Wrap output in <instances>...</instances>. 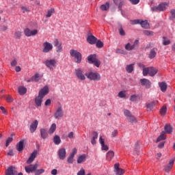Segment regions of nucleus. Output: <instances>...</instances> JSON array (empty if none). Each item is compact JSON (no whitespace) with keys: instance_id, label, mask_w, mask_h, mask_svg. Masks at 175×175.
I'll list each match as a JSON object with an SVG mask.
<instances>
[{"instance_id":"1","label":"nucleus","mask_w":175,"mask_h":175,"mask_svg":"<svg viewBox=\"0 0 175 175\" xmlns=\"http://www.w3.org/2000/svg\"><path fill=\"white\" fill-rule=\"evenodd\" d=\"M49 94V87L44 86L38 92V96L35 98V103L38 107H42V103L43 102V98L45 95Z\"/></svg>"},{"instance_id":"2","label":"nucleus","mask_w":175,"mask_h":175,"mask_svg":"<svg viewBox=\"0 0 175 175\" xmlns=\"http://www.w3.org/2000/svg\"><path fill=\"white\" fill-rule=\"evenodd\" d=\"M85 76H86L87 79L90 80L91 81H100V74L98 72H89L85 73Z\"/></svg>"},{"instance_id":"3","label":"nucleus","mask_w":175,"mask_h":175,"mask_svg":"<svg viewBox=\"0 0 175 175\" xmlns=\"http://www.w3.org/2000/svg\"><path fill=\"white\" fill-rule=\"evenodd\" d=\"M70 55L75 59L76 64H81V59H83V55L79 51L71 49L70 50Z\"/></svg>"},{"instance_id":"4","label":"nucleus","mask_w":175,"mask_h":175,"mask_svg":"<svg viewBox=\"0 0 175 175\" xmlns=\"http://www.w3.org/2000/svg\"><path fill=\"white\" fill-rule=\"evenodd\" d=\"M89 64H93L96 68L100 66V61L96 58V55H90L88 57Z\"/></svg>"},{"instance_id":"5","label":"nucleus","mask_w":175,"mask_h":175,"mask_svg":"<svg viewBox=\"0 0 175 175\" xmlns=\"http://www.w3.org/2000/svg\"><path fill=\"white\" fill-rule=\"evenodd\" d=\"M44 64L50 70H54V68L57 66V61L54 59H47Z\"/></svg>"},{"instance_id":"6","label":"nucleus","mask_w":175,"mask_h":175,"mask_svg":"<svg viewBox=\"0 0 175 175\" xmlns=\"http://www.w3.org/2000/svg\"><path fill=\"white\" fill-rule=\"evenodd\" d=\"M168 4L166 3H163L159 4L158 6H154L151 8L153 12H165L167 9Z\"/></svg>"},{"instance_id":"7","label":"nucleus","mask_w":175,"mask_h":175,"mask_svg":"<svg viewBox=\"0 0 175 175\" xmlns=\"http://www.w3.org/2000/svg\"><path fill=\"white\" fill-rule=\"evenodd\" d=\"M75 75L77 77L78 80H81V81H83V80H85V75L83 73V69L81 68L75 69Z\"/></svg>"},{"instance_id":"8","label":"nucleus","mask_w":175,"mask_h":175,"mask_svg":"<svg viewBox=\"0 0 175 175\" xmlns=\"http://www.w3.org/2000/svg\"><path fill=\"white\" fill-rule=\"evenodd\" d=\"M137 46H139V41L138 40H135L133 44H131V43H127L124 46L125 50H127V51H132V50H135L136 49Z\"/></svg>"},{"instance_id":"9","label":"nucleus","mask_w":175,"mask_h":175,"mask_svg":"<svg viewBox=\"0 0 175 175\" xmlns=\"http://www.w3.org/2000/svg\"><path fill=\"white\" fill-rule=\"evenodd\" d=\"M54 117L56 120H59V118H62L64 117V110L62 109V107L59 106L57 108Z\"/></svg>"},{"instance_id":"10","label":"nucleus","mask_w":175,"mask_h":175,"mask_svg":"<svg viewBox=\"0 0 175 175\" xmlns=\"http://www.w3.org/2000/svg\"><path fill=\"white\" fill-rule=\"evenodd\" d=\"M43 49H42V53H49L53 50V44H51L49 42H45L43 43Z\"/></svg>"},{"instance_id":"11","label":"nucleus","mask_w":175,"mask_h":175,"mask_svg":"<svg viewBox=\"0 0 175 175\" xmlns=\"http://www.w3.org/2000/svg\"><path fill=\"white\" fill-rule=\"evenodd\" d=\"M38 166H39L38 163H36L34 165H29V166H26L25 167V172L27 173H32L33 172H35L38 169Z\"/></svg>"},{"instance_id":"12","label":"nucleus","mask_w":175,"mask_h":175,"mask_svg":"<svg viewBox=\"0 0 175 175\" xmlns=\"http://www.w3.org/2000/svg\"><path fill=\"white\" fill-rule=\"evenodd\" d=\"M139 81L142 87H145L147 89L151 88V81H150V80L144 78V79H141Z\"/></svg>"},{"instance_id":"13","label":"nucleus","mask_w":175,"mask_h":175,"mask_svg":"<svg viewBox=\"0 0 175 175\" xmlns=\"http://www.w3.org/2000/svg\"><path fill=\"white\" fill-rule=\"evenodd\" d=\"M24 32H25V36H27V37L35 36V35H38L37 29L31 30V29L27 28L25 29Z\"/></svg>"},{"instance_id":"14","label":"nucleus","mask_w":175,"mask_h":175,"mask_svg":"<svg viewBox=\"0 0 175 175\" xmlns=\"http://www.w3.org/2000/svg\"><path fill=\"white\" fill-rule=\"evenodd\" d=\"M6 175H16L17 168L14 166H10L5 171Z\"/></svg>"},{"instance_id":"15","label":"nucleus","mask_w":175,"mask_h":175,"mask_svg":"<svg viewBox=\"0 0 175 175\" xmlns=\"http://www.w3.org/2000/svg\"><path fill=\"white\" fill-rule=\"evenodd\" d=\"M37 155L38 150H33V152L31 154L30 157H29L28 160L26 161V163H27V165H30V163H32V162L35 161V158H36Z\"/></svg>"},{"instance_id":"16","label":"nucleus","mask_w":175,"mask_h":175,"mask_svg":"<svg viewBox=\"0 0 175 175\" xmlns=\"http://www.w3.org/2000/svg\"><path fill=\"white\" fill-rule=\"evenodd\" d=\"M114 172L116 175H122L125 171L120 168V163H118L114 165Z\"/></svg>"},{"instance_id":"17","label":"nucleus","mask_w":175,"mask_h":175,"mask_svg":"<svg viewBox=\"0 0 175 175\" xmlns=\"http://www.w3.org/2000/svg\"><path fill=\"white\" fill-rule=\"evenodd\" d=\"M53 44L56 47L57 53H61L62 51V43L58 39H55Z\"/></svg>"},{"instance_id":"18","label":"nucleus","mask_w":175,"mask_h":175,"mask_svg":"<svg viewBox=\"0 0 175 175\" xmlns=\"http://www.w3.org/2000/svg\"><path fill=\"white\" fill-rule=\"evenodd\" d=\"M58 157L59 159L64 160L66 158V149L62 148L58 151Z\"/></svg>"},{"instance_id":"19","label":"nucleus","mask_w":175,"mask_h":175,"mask_svg":"<svg viewBox=\"0 0 175 175\" xmlns=\"http://www.w3.org/2000/svg\"><path fill=\"white\" fill-rule=\"evenodd\" d=\"M174 165V159H172L169 161V163H167L165 167V171L166 172V173H169V172L172 170V168L173 167Z\"/></svg>"},{"instance_id":"20","label":"nucleus","mask_w":175,"mask_h":175,"mask_svg":"<svg viewBox=\"0 0 175 175\" xmlns=\"http://www.w3.org/2000/svg\"><path fill=\"white\" fill-rule=\"evenodd\" d=\"M38 124H39V122H38L37 120H34V122H33L31 123V124L30 125V128H29V131H30L31 133H33V132H35V131H36Z\"/></svg>"},{"instance_id":"21","label":"nucleus","mask_w":175,"mask_h":175,"mask_svg":"<svg viewBox=\"0 0 175 175\" xmlns=\"http://www.w3.org/2000/svg\"><path fill=\"white\" fill-rule=\"evenodd\" d=\"M87 42H89L90 44H95L96 42H98V38L94 36H88Z\"/></svg>"},{"instance_id":"22","label":"nucleus","mask_w":175,"mask_h":175,"mask_svg":"<svg viewBox=\"0 0 175 175\" xmlns=\"http://www.w3.org/2000/svg\"><path fill=\"white\" fill-rule=\"evenodd\" d=\"M99 143L101 144V148L103 151H107L109 150V146L105 144V139L102 138V136L99 138Z\"/></svg>"},{"instance_id":"23","label":"nucleus","mask_w":175,"mask_h":175,"mask_svg":"<svg viewBox=\"0 0 175 175\" xmlns=\"http://www.w3.org/2000/svg\"><path fill=\"white\" fill-rule=\"evenodd\" d=\"M16 150L19 152H23V150H24V140L20 141L17 144H16Z\"/></svg>"},{"instance_id":"24","label":"nucleus","mask_w":175,"mask_h":175,"mask_svg":"<svg viewBox=\"0 0 175 175\" xmlns=\"http://www.w3.org/2000/svg\"><path fill=\"white\" fill-rule=\"evenodd\" d=\"M164 131L165 133L171 135V133L173 132V127H172V125L167 124L164 126Z\"/></svg>"},{"instance_id":"25","label":"nucleus","mask_w":175,"mask_h":175,"mask_svg":"<svg viewBox=\"0 0 175 175\" xmlns=\"http://www.w3.org/2000/svg\"><path fill=\"white\" fill-rule=\"evenodd\" d=\"M41 137L42 139H46L47 138V136H49V131H47V129H41L40 130Z\"/></svg>"},{"instance_id":"26","label":"nucleus","mask_w":175,"mask_h":175,"mask_svg":"<svg viewBox=\"0 0 175 175\" xmlns=\"http://www.w3.org/2000/svg\"><path fill=\"white\" fill-rule=\"evenodd\" d=\"M157 73H158V69L154 67H149V76L153 77Z\"/></svg>"},{"instance_id":"27","label":"nucleus","mask_w":175,"mask_h":175,"mask_svg":"<svg viewBox=\"0 0 175 175\" xmlns=\"http://www.w3.org/2000/svg\"><path fill=\"white\" fill-rule=\"evenodd\" d=\"M159 86L160 87L161 91H162V92H166V90H167V85L165 82H161L159 83Z\"/></svg>"},{"instance_id":"28","label":"nucleus","mask_w":175,"mask_h":175,"mask_svg":"<svg viewBox=\"0 0 175 175\" xmlns=\"http://www.w3.org/2000/svg\"><path fill=\"white\" fill-rule=\"evenodd\" d=\"M56 129H57V124L55 123H53L50 126L48 133H49V135H53V133L55 132Z\"/></svg>"},{"instance_id":"29","label":"nucleus","mask_w":175,"mask_h":175,"mask_svg":"<svg viewBox=\"0 0 175 175\" xmlns=\"http://www.w3.org/2000/svg\"><path fill=\"white\" fill-rule=\"evenodd\" d=\"M139 24L142 28H144L145 29H148V28H150V24H148V22L147 21H141L139 22Z\"/></svg>"},{"instance_id":"30","label":"nucleus","mask_w":175,"mask_h":175,"mask_svg":"<svg viewBox=\"0 0 175 175\" xmlns=\"http://www.w3.org/2000/svg\"><path fill=\"white\" fill-rule=\"evenodd\" d=\"M96 139H98V132L94 131L93 137L92 138V140H91V143L93 146H95V144H96Z\"/></svg>"},{"instance_id":"31","label":"nucleus","mask_w":175,"mask_h":175,"mask_svg":"<svg viewBox=\"0 0 175 175\" xmlns=\"http://www.w3.org/2000/svg\"><path fill=\"white\" fill-rule=\"evenodd\" d=\"M18 91L20 95H25V94H27V89L23 86H20Z\"/></svg>"},{"instance_id":"32","label":"nucleus","mask_w":175,"mask_h":175,"mask_svg":"<svg viewBox=\"0 0 175 175\" xmlns=\"http://www.w3.org/2000/svg\"><path fill=\"white\" fill-rule=\"evenodd\" d=\"M53 143L56 144V146H58L59 144H61V137L59 135H55L53 137Z\"/></svg>"},{"instance_id":"33","label":"nucleus","mask_w":175,"mask_h":175,"mask_svg":"<svg viewBox=\"0 0 175 175\" xmlns=\"http://www.w3.org/2000/svg\"><path fill=\"white\" fill-rule=\"evenodd\" d=\"M114 3L116 5H118L119 10H121L122 9V5H124V1H122L121 0H113Z\"/></svg>"},{"instance_id":"34","label":"nucleus","mask_w":175,"mask_h":175,"mask_svg":"<svg viewBox=\"0 0 175 175\" xmlns=\"http://www.w3.org/2000/svg\"><path fill=\"white\" fill-rule=\"evenodd\" d=\"M134 65L135 64H131L126 66V70L127 73H132V71L134 70V68H133Z\"/></svg>"},{"instance_id":"35","label":"nucleus","mask_w":175,"mask_h":175,"mask_svg":"<svg viewBox=\"0 0 175 175\" xmlns=\"http://www.w3.org/2000/svg\"><path fill=\"white\" fill-rule=\"evenodd\" d=\"M40 79H42V76H40V75L39 74H36L31 77V81H36V83H38V81H39Z\"/></svg>"},{"instance_id":"36","label":"nucleus","mask_w":175,"mask_h":175,"mask_svg":"<svg viewBox=\"0 0 175 175\" xmlns=\"http://www.w3.org/2000/svg\"><path fill=\"white\" fill-rule=\"evenodd\" d=\"M127 120L129 122H131V124H136V122H137V119L133 115H131Z\"/></svg>"},{"instance_id":"37","label":"nucleus","mask_w":175,"mask_h":175,"mask_svg":"<svg viewBox=\"0 0 175 175\" xmlns=\"http://www.w3.org/2000/svg\"><path fill=\"white\" fill-rule=\"evenodd\" d=\"M170 14L171 16H170V20H172V21L175 23V10L174 9L170 10Z\"/></svg>"},{"instance_id":"38","label":"nucleus","mask_w":175,"mask_h":175,"mask_svg":"<svg viewBox=\"0 0 175 175\" xmlns=\"http://www.w3.org/2000/svg\"><path fill=\"white\" fill-rule=\"evenodd\" d=\"M113 157H114V152L109 151L107 153V158L108 161H111V159H113Z\"/></svg>"},{"instance_id":"39","label":"nucleus","mask_w":175,"mask_h":175,"mask_svg":"<svg viewBox=\"0 0 175 175\" xmlns=\"http://www.w3.org/2000/svg\"><path fill=\"white\" fill-rule=\"evenodd\" d=\"M53 13H55V10H54V8L49 9L46 14V17H47L48 18L51 17Z\"/></svg>"},{"instance_id":"40","label":"nucleus","mask_w":175,"mask_h":175,"mask_svg":"<svg viewBox=\"0 0 175 175\" xmlns=\"http://www.w3.org/2000/svg\"><path fill=\"white\" fill-rule=\"evenodd\" d=\"M85 154H82L78 157L77 163H83L85 161Z\"/></svg>"},{"instance_id":"41","label":"nucleus","mask_w":175,"mask_h":175,"mask_svg":"<svg viewBox=\"0 0 175 175\" xmlns=\"http://www.w3.org/2000/svg\"><path fill=\"white\" fill-rule=\"evenodd\" d=\"M165 139H166V136L165 135V132L163 131L160 136L157 138V143L161 142V140H165Z\"/></svg>"},{"instance_id":"42","label":"nucleus","mask_w":175,"mask_h":175,"mask_svg":"<svg viewBox=\"0 0 175 175\" xmlns=\"http://www.w3.org/2000/svg\"><path fill=\"white\" fill-rule=\"evenodd\" d=\"M124 114L125 117H126V120L129 118V117L132 116V113L128 109H124Z\"/></svg>"},{"instance_id":"43","label":"nucleus","mask_w":175,"mask_h":175,"mask_svg":"<svg viewBox=\"0 0 175 175\" xmlns=\"http://www.w3.org/2000/svg\"><path fill=\"white\" fill-rule=\"evenodd\" d=\"M154 107H155V101H152V103H148L146 105L147 109H148L149 110H152V109H154Z\"/></svg>"},{"instance_id":"44","label":"nucleus","mask_w":175,"mask_h":175,"mask_svg":"<svg viewBox=\"0 0 175 175\" xmlns=\"http://www.w3.org/2000/svg\"><path fill=\"white\" fill-rule=\"evenodd\" d=\"M156 56H157V52H155L154 49H152L149 55V58H150V59H152V58H155Z\"/></svg>"},{"instance_id":"45","label":"nucleus","mask_w":175,"mask_h":175,"mask_svg":"<svg viewBox=\"0 0 175 175\" xmlns=\"http://www.w3.org/2000/svg\"><path fill=\"white\" fill-rule=\"evenodd\" d=\"M148 75H150V67L148 68H143V75L147 76Z\"/></svg>"},{"instance_id":"46","label":"nucleus","mask_w":175,"mask_h":175,"mask_svg":"<svg viewBox=\"0 0 175 175\" xmlns=\"http://www.w3.org/2000/svg\"><path fill=\"white\" fill-rule=\"evenodd\" d=\"M137 98H139V95L137 94H133L130 97V100L131 102H136V100H137Z\"/></svg>"},{"instance_id":"47","label":"nucleus","mask_w":175,"mask_h":175,"mask_svg":"<svg viewBox=\"0 0 175 175\" xmlns=\"http://www.w3.org/2000/svg\"><path fill=\"white\" fill-rule=\"evenodd\" d=\"M119 33L121 36H125V31L122 29V25H119Z\"/></svg>"},{"instance_id":"48","label":"nucleus","mask_w":175,"mask_h":175,"mask_svg":"<svg viewBox=\"0 0 175 175\" xmlns=\"http://www.w3.org/2000/svg\"><path fill=\"white\" fill-rule=\"evenodd\" d=\"M109 8V3H106L105 4L100 5L101 10H107Z\"/></svg>"},{"instance_id":"49","label":"nucleus","mask_w":175,"mask_h":175,"mask_svg":"<svg viewBox=\"0 0 175 175\" xmlns=\"http://www.w3.org/2000/svg\"><path fill=\"white\" fill-rule=\"evenodd\" d=\"M14 38H15V39H21V31H16L14 33Z\"/></svg>"},{"instance_id":"50","label":"nucleus","mask_w":175,"mask_h":175,"mask_svg":"<svg viewBox=\"0 0 175 175\" xmlns=\"http://www.w3.org/2000/svg\"><path fill=\"white\" fill-rule=\"evenodd\" d=\"M141 21L142 20L139 19L131 20L130 21V23L131 24V25H136V24H140Z\"/></svg>"},{"instance_id":"51","label":"nucleus","mask_w":175,"mask_h":175,"mask_svg":"<svg viewBox=\"0 0 175 175\" xmlns=\"http://www.w3.org/2000/svg\"><path fill=\"white\" fill-rule=\"evenodd\" d=\"M163 44L164 46H167V45L170 44V40H167L166 37H163Z\"/></svg>"},{"instance_id":"52","label":"nucleus","mask_w":175,"mask_h":175,"mask_svg":"<svg viewBox=\"0 0 175 175\" xmlns=\"http://www.w3.org/2000/svg\"><path fill=\"white\" fill-rule=\"evenodd\" d=\"M96 46L98 49H102V47H103V42H102L100 40H98L96 42Z\"/></svg>"},{"instance_id":"53","label":"nucleus","mask_w":175,"mask_h":175,"mask_svg":"<svg viewBox=\"0 0 175 175\" xmlns=\"http://www.w3.org/2000/svg\"><path fill=\"white\" fill-rule=\"evenodd\" d=\"M166 111H167V108L166 107L163 106L161 110H160V114L161 116H165V114H166Z\"/></svg>"},{"instance_id":"54","label":"nucleus","mask_w":175,"mask_h":175,"mask_svg":"<svg viewBox=\"0 0 175 175\" xmlns=\"http://www.w3.org/2000/svg\"><path fill=\"white\" fill-rule=\"evenodd\" d=\"M144 35H146V36H152L154 35V32L148 30L144 31Z\"/></svg>"},{"instance_id":"55","label":"nucleus","mask_w":175,"mask_h":175,"mask_svg":"<svg viewBox=\"0 0 175 175\" xmlns=\"http://www.w3.org/2000/svg\"><path fill=\"white\" fill-rule=\"evenodd\" d=\"M12 142H13V137H8V139L6 140L5 147H9V144H10Z\"/></svg>"},{"instance_id":"56","label":"nucleus","mask_w":175,"mask_h":175,"mask_svg":"<svg viewBox=\"0 0 175 175\" xmlns=\"http://www.w3.org/2000/svg\"><path fill=\"white\" fill-rule=\"evenodd\" d=\"M43 173H44V170L43 169H40V170H37L36 171L35 174L36 175H40V174H43Z\"/></svg>"},{"instance_id":"57","label":"nucleus","mask_w":175,"mask_h":175,"mask_svg":"<svg viewBox=\"0 0 175 175\" xmlns=\"http://www.w3.org/2000/svg\"><path fill=\"white\" fill-rule=\"evenodd\" d=\"M75 157L73 156L69 155L68 157L67 158V162L68 163H73V159Z\"/></svg>"},{"instance_id":"58","label":"nucleus","mask_w":175,"mask_h":175,"mask_svg":"<svg viewBox=\"0 0 175 175\" xmlns=\"http://www.w3.org/2000/svg\"><path fill=\"white\" fill-rule=\"evenodd\" d=\"M5 98L6 99V100L8 103H12V102H13V100H14L12 96H8L7 97H5Z\"/></svg>"},{"instance_id":"59","label":"nucleus","mask_w":175,"mask_h":175,"mask_svg":"<svg viewBox=\"0 0 175 175\" xmlns=\"http://www.w3.org/2000/svg\"><path fill=\"white\" fill-rule=\"evenodd\" d=\"M118 96H119V98H125V96H126V94H125V92L121 91L118 93Z\"/></svg>"},{"instance_id":"60","label":"nucleus","mask_w":175,"mask_h":175,"mask_svg":"<svg viewBox=\"0 0 175 175\" xmlns=\"http://www.w3.org/2000/svg\"><path fill=\"white\" fill-rule=\"evenodd\" d=\"M76 154H77V148H74L72 149V152L70 153V156L75 157V155H76Z\"/></svg>"},{"instance_id":"61","label":"nucleus","mask_w":175,"mask_h":175,"mask_svg":"<svg viewBox=\"0 0 175 175\" xmlns=\"http://www.w3.org/2000/svg\"><path fill=\"white\" fill-rule=\"evenodd\" d=\"M77 175H85V170L81 168V170L78 172Z\"/></svg>"},{"instance_id":"62","label":"nucleus","mask_w":175,"mask_h":175,"mask_svg":"<svg viewBox=\"0 0 175 175\" xmlns=\"http://www.w3.org/2000/svg\"><path fill=\"white\" fill-rule=\"evenodd\" d=\"M118 135V130H113L111 133V137H116Z\"/></svg>"},{"instance_id":"63","label":"nucleus","mask_w":175,"mask_h":175,"mask_svg":"<svg viewBox=\"0 0 175 175\" xmlns=\"http://www.w3.org/2000/svg\"><path fill=\"white\" fill-rule=\"evenodd\" d=\"M132 5H137L140 2V0H129Z\"/></svg>"},{"instance_id":"64","label":"nucleus","mask_w":175,"mask_h":175,"mask_svg":"<svg viewBox=\"0 0 175 175\" xmlns=\"http://www.w3.org/2000/svg\"><path fill=\"white\" fill-rule=\"evenodd\" d=\"M45 106H50L51 105V100L47 99L44 103Z\"/></svg>"}]
</instances>
